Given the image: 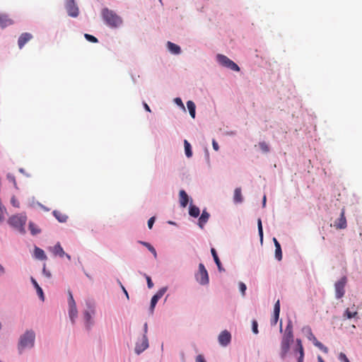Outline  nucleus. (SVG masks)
<instances>
[{
	"label": "nucleus",
	"instance_id": "25",
	"mask_svg": "<svg viewBox=\"0 0 362 362\" xmlns=\"http://www.w3.org/2000/svg\"><path fill=\"white\" fill-rule=\"evenodd\" d=\"M189 214L191 216L197 218L200 214V210L197 206L191 204L189 209Z\"/></svg>",
	"mask_w": 362,
	"mask_h": 362
},
{
	"label": "nucleus",
	"instance_id": "8",
	"mask_svg": "<svg viewBox=\"0 0 362 362\" xmlns=\"http://www.w3.org/2000/svg\"><path fill=\"white\" fill-rule=\"evenodd\" d=\"M65 6L69 16L74 18L78 16V8L74 0H67Z\"/></svg>",
	"mask_w": 362,
	"mask_h": 362
},
{
	"label": "nucleus",
	"instance_id": "24",
	"mask_svg": "<svg viewBox=\"0 0 362 362\" xmlns=\"http://www.w3.org/2000/svg\"><path fill=\"white\" fill-rule=\"evenodd\" d=\"M355 305H353L351 308H347L345 310L344 316H346L348 319H351L357 315V312L355 310Z\"/></svg>",
	"mask_w": 362,
	"mask_h": 362
},
{
	"label": "nucleus",
	"instance_id": "36",
	"mask_svg": "<svg viewBox=\"0 0 362 362\" xmlns=\"http://www.w3.org/2000/svg\"><path fill=\"white\" fill-rule=\"evenodd\" d=\"M84 36L87 40H88L91 42L95 43V42H98V39L95 37H94L93 35H91L89 34H85Z\"/></svg>",
	"mask_w": 362,
	"mask_h": 362
},
{
	"label": "nucleus",
	"instance_id": "3",
	"mask_svg": "<svg viewBox=\"0 0 362 362\" xmlns=\"http://www.w3.org/2000/svg\"><path fill=\"white\" fill-rule=\"evenodd\" d=\"M35 334L33 331L29 330L21 336L18 349L21 353L25 349H30L34 346Z\"/></svg>",
	"mask_w": 362,
	"mask_h": 362
},
{
	"label": "nucleus",
	"instance_id": "13",
	"mask_svg": "<svg viewBox=\"0 0 362 362\" xmlns=\"http://www.w3.org/2000/svg\"><path fill=\"white\" fill-rule=\"evenodd\" d=\"M33 35L29 33H22L18 40V45L20 49H22L24 45L32 40Z\"/></svg>",
	"mask_w": 362,
	"mask_h": 362
},
{
	"label": "nucleus",
	"instance_id": "4",
	"mask_svg": "<svg viewBox=\"0 0 362 362\" xmlns=\"http://www.w3.org/2000/svg\"><path fill=\"white\" fill-rule=\"evenodd\" d=\"M216 59H217L218 62L223 66L228 68L235 71H240V67L234 62L230 60L226 56L221 54H218L216 56Z\"/></svg>",
	"mask_w": 362,
	"mask_h": 362
},
{
	"label": "nucleus",
	"instance_id": "14",
	"mask_svg": "<svg viewBox=\"0 0 362 362\" xmlns=\"http://www.w3.org/2000/svg\"><path fill=\"white\" fill-rule=\"evenodd\" d=\"M279 313H280V302L279 300H278L276 303L274 304V315L272 318L271 319V325H276L279 317Z\"/></svg>",
	"mask_w": 362,
	"mask_h": 362
},
{
	"label": "nucleus",
	"instance_id": "40",
	"mask_svg": "<svg viewBox=\"0 0 362 362\" xmlns=\"http://www.w3.org/2000/svg\"><path fill=\"white\" fill-rule=\"evenodd\" d=\"M339 359L341 362H350L349 358L346 357V356L344 353H340L339 354Z\"/></svg>",
	"mask_w": 362,
	"mask_h": 362
},
{
	"label": "nucleus",
	"instance_id": "15",
	"mask_svg": "<svg viewBox=\"0 0 362 362\" xmlns=\"http://www.w3.org/2000/svg\"><path fill=\"white\" fill-rule=\"evenodd\" d=\"M52 252L54 255H58L60 257H63L64 255L66 256V257L69 259H71L70 255L65 254L63 248L62 247L61 245L59 243L56 244L52 249Z\"/></svg>",
	"mask_w": 362,
	"mask_h": 362
},
{
	"label": "nucleus",
	"instance_id": "41",
	"mask_svg": "<svg viewBox=\"0 0 362 362\" xmlns=\"http://www.w3.org/2000/svg\"><path fill=\"white\" fill-rule=\"evenodd\" d=\"M257 327H258L257 322L256 320H253V321H252V332H253L255 334H257V333H258V329H257Z\"/></svg>",
	"mask_w": 362,
	"mask_h": 362
},
{
	"label": "nucleus",
	"instance_id": "35",
	"mask_svg": "<svg viewBox=\"0 0 362 362\" xmlns=\"http://www.w3.org/2000/svg\"><path fill=\"white\" fill-rule=\"evenodd\" d=\"M69 306L70 307H75L76 303L74 299L73 295L70 291H69Z\"/></svg>",
	"mask_w": 362,
	"mask_h": 362
},
{
	"label": "nucleus",
	"instance_id": "46",
	"mask_svg": "<svg viewBox=\"0 0 362 362\" xmlns=\"http://www.w3.org/2000/svg\"><path fill=\"white\" fill-rule=\"evenodd\" d=\"M196 362H206V361L202 355H198L196 357Z\"/></svg>",
	"mask_w": 362,
	"mask_h": 362
},
{
	"label": "nucleus",
	"instance_id": "51",
	"mask_svg": "<svg viewBox=\"0 0 362 362\" xmlns=\"http://www.w3.org/2000/svg\"><path fill=\"white\" fill-rule=\"evenodd\" d=\"M121 286H122V291H123L124 293L126 295L127 298L129 299V294H128L127 290L125 289V288L122 285Z\"/></svg>",
	"mask_w": 362,
	"mask_h": 362
},
{
	"label": "nucleus",
	"instance_id": "60",
	"mask_svg": "<svg viewBox=\"0 0 362 362\" xmlns=\"http://www.w3.org/2000/svg\"><path fill=\"white\" fill-rule=\"evenodd\" d=\"M280 331L282 332V322L280 323Z\"/></svg>",
	"mask_w": 362,
	"mask_h": 362
},
{
	"label": "nucleus",
	"instance_id": "42",
	"mask_svg": "<svg viewBox=\"0 0 362 362\" xmlns=\"http://www.w3.org/2000/svg\"><path fill=\"white\" fill-rule=\"evenodd\" d=\"M155 219H156V218H155V217H154V216H153V217H151V218H150L148 219V227L149 228V229H151V228H152L153 225V223H154V222H155Z\"/></svg>",
	"mask_w": 362,
	"mask_h": 362
},
{
	"label": "nucleus",
	"instance_id": "37",
	"mask_svg": "<svg viewBox=\"0 0 362 362\" xmlns=\"http://www.w3.org/2000/svg\"><path fill=\"white\" fill-rule=\"evenodd\" d=\"M167 291V288L166 287H163V288H161L156 294L155 296H157L158 298H161L163 295L165 294V293Z\"/></svg>",
	"mask_w": 362,
	"mask_h": 362
},
{
	"label": "nucleus",
	"instance_id": "12",
	"mask_svg": "<svg viewBox=\"0 0 362 362\" xmlns=\"http://www.w3.org/2000/svg\"><path fill=\"white\" fill-rule=\"evenodd\" d=\"M308 339L313 341V344L317 346L319 349H320L325 354L328 353V348L323 345L320 341H319L315 335L312 333L311 330H310Z\"/></svg>",
	"mask_w": 362,
	"mask_h": 362
},
{
	"label": "nucleus",
	"instance_id": "26",
	"mask_svg": "<svg viewBox=\"0 0 362 362\" xmlns=\"http://www.w3.org/2000/svg\"><path fill=\"white\" fill-rule=\"evenodd\" d=\"M187 107L189 110V114L192 118L195 117V109L196 106L194 102L189 100L187 102Z\"/></svg>",
	"mask_w": 362,
	"mask_h": 362
},
{
	"label": "nucleus",
	"instance_id": "50",
	"mask_svg": "<svg viewBox=\"0 0 362 362\" xmlns=\"http://www.w3.org/2000/svg\"><path fill=\"white\" fill-rule=\"evenodd\" d=\"M258 232H259V235L260 237V241L262 242V240H263V230H262V228L258 229Z\"/></svg>",
	"mask_w": 362,
	"mask_h": 362
},
{
	"label": "nucleus",
	"instance_id": "31",
	"mask_svg": "<svg viewBox=\"0 0 362 362\" xmlns=\"http://www.w3.org/2000/svg\"><path fill=\"white\" fill-rule=\"evenodd\" d=\"M275 257L279 261L282 259V252L280 245H278V246L275 247Z\"/></svg>",
	"mask_w": 362,
	"mask_h": 362
},
{
	"label": "nucleus",
	"instance_id": "61",
	"mask_svg": "<svg viewBox=\"0 0 362 362\" xmlns=\"http://www.w3.org/2000/svg\"><path fill=\"white\" fill-rule=\"evenodd\" d=\"M1 329V323L0 322V329Z\"/></svg>",
	"mask_w": 362,
	"mask_h": 362
},
{
	"label": "nucleus",
	"instance_id": "45",
	"mask_svg": "<svg viewBox=\"0 0 362 362\" xmlns=\"http://www.w3.org/2000/svg\"><path fill=\"white\" fill-rule=\"evenodd\" d=\"M84 318L87 322H90V319H91V315L88 311L84 313Z\"/></svg>",
	"mask_w": 362,
	"mask_h": 362
},
{
	"label": "nucleus",
	"instance_id": "9",
	"mask_svg": "<svg viewBox=\"0 0 362 362\" xmlns=\"http://www.w3.org/2000/svg\"><path fill=\"white\" fill-rule=\"evenodd\" d=\"M231 340V335L229 332L224 330L218 336V342L223 346L228 345Z\"/></svg>",
	"mask_w": 362,
	"mask_h": 362
},
{
	"label": "nucleus",
	"instance_id": "32",
	"mask_svg": "<svg viewBox=\"0 0 362 362\" xmlns=\"http://www.w3.org/2000/svg\"><path fill=\"white\" fill-rule=\"evenodd\" d=\"M259 146L264 153H268L269 151V147L265 141L259 142Z\"/></svg>",
	"mask_w": 362,
	"mask_h": 362
},
{
	"label": "nucleus",
	"instance_id": "27",
	"mask_svg": "<svg viewBox=\"0 0 362 362\" xmlns=\"http://www.w3.org/2000/svg\"><path fill=\"white\" fill-rule=\"evenodd\" d=\"M35 256L36 258L39 259H47V256L44 252L43 250L39 248V247H35Z\"/></svg>",
	"mask_w": 362,
	"mask_h": 362
},
{
	"label": "nucleus",
	"instance_id": "59",
	"mask_svg": "<svg viewBox=\"0 0 362 362\" xmlns=\"http://www.w3.org/2000/svg\"><path fill=\"white\" fill-rule=\"evenodd\" d=\"M265 203H266V196H264L263 198V205L264 206L265 205Z\"/></svg>",
	"mask_w": 362,
	"mask_h": 362
},
{
	"label": "nucleus",
	"instance_id": "55",
	"mask_svg": "<svg viewBox=\"0 0 362 362\" xmlns=\"http://www.w3.org/2000/svg\"><path fill=\"white\" fill-rule=\"evenodd\" d=\"M144 334H145L146 336V333H147V331H148V325H147V323L144 324Z\"/></svg>",
	"mask_w": 362,
	"mask_h": 362
},
{
	"label": "nucleus",
	"instance_id": "29",
	"mask_svg": "<svg viewBox=\"0 0 362 362\" xmlns=\"http://www.w3.org/2000/svg\"><path fill=\"white\" fill-rule=\"evenodd\" d=\"M184 146H185V151L186 156L187 158L192 157V151L190 144L187 140H185Z\"/></svg>",
	"mask_w": 362,
	"mask_h": 362
},
{
	"label": "nucleus",
	"instance_id": "6",
	"mask_svg": "<svg viewBox=\"0 0 362 362\" xmlns=\"http://www.w3.org/2000/svg\"><path fill=\"white\" fill-rule=\"evenodd\" d=\"M197 281L202 285H206L209 284V275L208 272L202 263L199 264V271L196 274Z\"/></svg>",
	"mask_w": 362,
	"mask_h": 362
},
{
	"label": "nucleus",
	"instance_id": "52",
	"mask_svg": "<svg viewBox=\"0 0 362 362\" xmlns=\"http://www.w3.org/2000/svg\"><path fill=\"white\" fill-rule=\"evenodd\" d=\"M143 105L146 111L151 112V109H150L149 106L146 103H144Z\"/></svg>",
	"mask_w": 362,
	"mask_h": 362
},
{
	"label": "nucleus",
	"instance_id": "48",
	"mask_svg": "<svg viewBox=\"0 0 362 362\" xmlns=\"http://www.w3.org/2000/svg\"><path fill=\"white\" fill-rule=\"evenodd\" d=\"M11 203L13 204V206H16V207H19V203L18 202L16 199L15 197H13L11 199Z\"/></svg>",
	"mask_w": 362,
	"mask_h": 362
},
{
	"label": "nucleus",
	"instance_id": "57",
	"mask_svg": "<svg viewBox=\"0 0 362 362\" xmlns=\"http://www.w3.org/2000/svg\"><path fill=\"white\" fill-rule=\"evenodd\" d=\"M4 268L3 267L2 265L0 264V276L4 274Z\"/></svg>",
	"mask_w": 362,
	"mask_h": 362
},
{
	"label": "nucleus",
	"instance_id": "54",
	"mask_svg": "<svg viewBox=\"0 0 362 362\" xmlns=\"http://www.w3.org/2000/svg\"><path fill=\"white\" fill-rule=\"evenodd\" d=\"M303 357H304V354L301 353V355L299 356L298 362H303Z\"/></svg>",
	"mask_w": 362,
	"mask_h": 362
},
{
	"label": "nucleus",
	"instance_id": "21",
	"mask_svg": "<svg viewBox=\"0 0 362 362\" xmlns=\"http://www.w3.org/2000/svg\"><path fill=\"white\" fill-rule=\"evenodd\" d=\"M211 255H212V256L214 257V262H215L216 264L218 267V270L220 272L224 271V269L222 267V264H221V261H220V259H219V258L218 257V255L216 253V250L214 248H211Z\"/></svg>",
	"mask_w": 362,
	"mask_h": 362
},
{
	"label": "nucleus",
	"instance_id": "17",
	"mask_svg": "<svg viewBox=\"0 0 362 362\" xmlns=\"http://www.w3.org/2000/svg\"><path fill=\"white\" fill-rule=\"evenodd\" d=\"M209 217H210V214L206 210H204L202 211L201 216L199 217V218L198 220V225L201 228H204V225L209 221Z\"/></svg>",
	"mask_w": 362,
	"mask_h": 362
},
{
	"label": "nucleus",
	"instance_id": "19",
	"mask_svg": "<svg viewBox=\"0 0 362 362\" xmlns=\"http://www.w3.org/2000/svg\"><path fill=\"white\" fill-rule=\"evenodd\" d=\"M52 214L60 223H65L68 219V216L60 211L54 210Z\"/></svg>",
	"mask_w": 362,
	"mask_h": 362
},
{
	"label": "nucleus",
	"instance_id": "33",
	"mask_svg": "<svg viewBox=\"0 0 362 362\" xmlns=\"http://www.w3.org/2000/svg\"><path fill=\"white\" fill-rule=\"evenodd\" d=\"M296 345H297L296 351H298L299 353L300 356L301 355V353L304 354V350H303V347L302 342H301L300 339H296Z\"/></svg>",
	"mask_w": 362,
	"mask_h": 362
},
{
	"label": "nucleus",
	"instance_id": "38",
	"mask_svg": "<svg viewBox=\"0 0 362 362\" xmlns=\"http://www.w3.org/2000/svg\"><path fill=\"white\" fill-rule=\"evenodd\" d=\"M160 298H158L157 296H156L155 295L152 297L151 298V310H153L158 300H159Z\"/></svg>",
	"mask_w": 362,
	"mask_h": 362
},
{
	"label": "nucleus",
	"instance_id": "28",
	"mask_svg": "<svg viewBox=\"0 0 362 362\" xmlns=\"http://www.w3.org/2000/svg\"><path fill=\"white\" fill-rule=\"evenodd\" d=\"M139 243L147 247V249L153 255L154 257L156 258L157 252L155 248L150 243L144 241H139Z\"/></svg>",
	"mask_w": 362,
	"mask_h": 362
},
{
	"label": "nucleus",
	"instance_id": "11",
	"mask_svg": "<svg viewBox=\"0 0 362 362\" xmlns=\"http://www.w3.org/2000/svg\"><path fill=\"white\" fill-rule=\"evenodd\" d=\"M148 347V339H147V337L145 334H144L142 339H141V343L137 342L136 344L135 352L137 354H140L141 352H143L144 350H146Z\"/></svg>",
	"mask_w": 362,
	"mask_h": 362
},
{
	"label": "nucleus",
	"instance_id": "22",
	"mask_svg": "<svg viewBox=\"0 0 362 362\" xmlns=\"http://www.w3.org/2000/svg\"><path fill=\"white\" fill-rule=\"evenodd\" d=\"M233 199L235 203H241L243 201L241 189L240 187H237L235 189Z\"/></svg>",
	"mask_w": 362,
	"mask_h": 362
},
{
	"label": "nucleus",
	"instance_id": "30",
	"mask_svg": "<svg viewBox=\"0 0 362 362\" xmlns=\"http://www.w3.org/2000/svg\"><path fill=\"white\" fill-rule=\"evenodd\" d=\"M77 313H78V312H77L76 306L69 308V317H70L71 320L72 321V322H74L75 318L77 317Z\"/></svg>",
	"mask_w": 362,
	"mask_h": 362
},
{
	"label": "nucleus",
	"instance_id": "39",
	"mask_svg": "<svg viewBox=\"0 0 362 362\" xmlns=\"http://www.w3.org/2000/svg\"><path fill=\"white\" fill-rule=\"evenodd\" d=\"M239 288H240V292L242 293V296H244L245 295V291H246V288H247L246 285L244 283H243V282H240L239 283Z\"/></svg>",
	"mask_w": 362,
	"mask_h": 362
},
{
	"label": "nucleus",
	"instance_id": "18",
	"mask_svg": "<svg viewBox=\"0 0 362 362\" xmlns=\"http://www.w3.org/2000/svg\"><path fill=\"white\" fill-rule=\"evenodd\" d=\"M180 203L181 206L186 207L189 202V197L185 190L182 189L180 191Z\"/></svg>",
	"mask_w": 362,
	"mask_h": 362
},
{
	"label": "nucleus",
	"instance_id": "58",
	"mask_svg": "<svg viewBox=\"0 0 362 362\" xmlns=\"http://www.w3.org/2000/svg\"><path fill=\"white\" fill-rule=\"evenodd\" d=\"M317 361H318V362H325V361L322 359V356H317Z\"/></svg>",
	"mask_w": 362,
	"mask_h": 362
},
{
	"label": "nucleus",
	"instance_id": "1",
	"mask_svg": "<svg viewBox=\"0 0 362 362\" xmlns=\"http://www.w3.org/2000/svg\"><path fill=\"white\" fill-rule=\"evenodd\" d=\"M101 15L105 23L111 28H117L122 23V18L107 8L102 10Z\"/></svg>",
	"mask_w": 362,
	"mask_h": 362
},
{
	"label": "nucleus",
	"instance_id": "5",
	"mask_svg": "<svg viewBox=\"0 0 362 362\" xmlns=\"http://www.w3.org/2000/svg\"><path fill=\"white\" fill-rule=\"evenodd\" d=\"M26 218L23 216H13L8 219V223L13 228L21 231L23 230V226L25 224Z\"/></svg>",
	"mask_w": 362,
	"mask_h": 362
},
{
	"label": "nucleus",
	"instance_id": "20",
	"mask_svg": "<svg viewBox=\"0 0 362 362\" xmlns=\"http://www.w3.org/2000/svg\"><path fill=\"white\" fill-rule=\"evenodd\" d=\"M167 46L169 51L173 54H178L181 52L180 47L171 42H168Z\"/></svg>",
	"mask_w": 362,
	"mask_h": 362
},
{
	"label": "nucleus",
	"instance_id": "49",
	"mask_svg": "<svg viewBox=\"0 0 362 362\" xmlns=\"http://www.w3.org/2000/svg\"><path fill=\"white\" fill-rule=\"evenodd\" d=\"M212 145H213V148L215 151L218 150V148H219L218 144L214 139L212 141Z\"/></svg>",
	"mask_w": 362,
	"mask_h": 362
},
{
	"label": "nucleus",
	"instance_id": "44",
	"mask_svg": "<svg viewBox=\"0 0 362 362\" xmlns=\"http://www.w3.org/2000/svg\"><path fill=\"white\" fill-rule=\"evenodd\" d=\"M146 281H147L148 287L149 288H151L153 286V284L150 276H146Z\"/></svg>",
	"mask_w": 362,
	"mask_h": 362
},
{
	"label": "nucleus",
	"instance_id": "10",
	"mask_svg": "<svg viewBox=\"0 0 362 362\" xmlns=\"http://www.w3.org/2000/svg\"><path fill=\"white\" fill-rule=\"evenodd\" d=\"M334 226L337 229H344L346 228L347 223L344 209H342L339 218L334 222Z\"/></svg>",
	"mask_w": 362,
	"mask_h": 362
},
{
	"label": "nucleus",
	"instance_id": "7",
	"mask_svg": "<svg viewBox=\"0 0 362 362\" xmlns=\"http://www.w3.org/2000/svg\"><path fill=\"white\" fill-rule=\"evenodd\" d=\"M346 284V278L345 276L341 277L338 281H337L334 284L335 288V296L337 298L339 299L342 298L345 293V286Z\"/></svg>",
	"mask_w": 362,
	"mask_h": 362
},
{
	"label": "nucleus",
	"instance_id": "53",
	"mask_svg": "<svg viewBox=\"0 0 362 362\" xmlns=\"http://www.w3.org/2000/svg\"><path fill=\"white\" fill-rule=\"evenodd\" d=\"M257 226H258V229L262 228V221L260 218L258 219Z\"/></svg>",
	"mask_w": 362,
	"mask_h": 362
},
{
	"label": "nucleus",
	"instance_id": "23",
	"mask_svg": "<svg viewBox=\"0 0 362 362\" xmlns=\"http://www.w3.org/2000/svg\"><path fill=\"white\" fill-rule=\"evenodd\" d=\"M31 281L34 286V287L36 288V291H37V295L39 296V297L40 298V299L42 300H44V293H43V291H42V289L41 288V287L38 285L37 282L35 281V279H33V277L31 278Z\"/></svg>",
	"mask_w": 362,
	"mask_h": 362
},
{
	"label": "nucleus",
	"instance_id": "47",
	"mask_svg": "<svg viewBox=\"0 0 362 362\" xmlns=\"http://www.w3.org/2000/svg\"><path fill=\"white\" fill-rule=\"evenodd\" d=\"M43 274L48 278L51 277V273L46 270L45 264H44L43 267Z\"/></svg>",
	"mask_w": 362,
	"mask_h": 362
},
{
	"label": "nucleus",
	"instance_id": "16",
	"mask_svg": "<svg viewBox=\"0 0 362 362\" xmlns=\"http://www.w3.org/2000/svg\"><path fill=\"white\" fill-rule=\"evenodd\" d=\"M13 23L12 19L9 18L6 14H0V27L4 28Z\"/></svg>",
	"mask_w": 362,
	"mask_h": 362
},
{
	"label": "nucleus",
	"instance_id": "56",
	"mask_svg": "<svg viewBox=\"0 0 362 362\" xmlns=\"http://www.w3.org/2000/svg\"><path fill=\"white\" fill-rule=\"evenodd\" d=\"M273 242L274 243L275 247L278 246V245H280L276 238H273Z\"/></svg>",
	"mask_w": 362,
	"mask_h": 362
},
{
	"label": "nucleus",
	"instance_id": "34",
	"mask_svg": "<svg viewBox=\"0 0 362 362\" xmlns=\"http://www.w3.org/2000/svg\"><path fill=\"white\" fill-rule=\"evenodd\" d=\"M29 228L30 230V232L33 235H36L40 232V230L37 228L35 225L33 223H30L29 224Z\"/></svg>",
	"mask_w": 362,
	"mask_h": 362
},
{
	"label": "nucleus",
	"instance_id": "43",
	"mask_svg": "<svg viewBox=\"0 0 362 362\" xmlns=\"http://www.w3.org/2000/svg\"><path fill=\"white\" fill-rule=\"evenodd\" d=\"M175 102L177 105L180 106L182 109H185L184 104L180 98H176L175 99Z\"/></svg>",
	"mask_w": 362,
	"mask_h": 362
},
{
	"label": "nucleus",
	"instance_id": "2",
	"mask_svg": "<svg viewBox=\"0 0 362 362\" xmlns=\"http://www.w3.org/2000/svg\"><path fill=\"white\" fill-rule=\"evenodd\" d=\"M293 335L292 328L291 326L288 325L286 328V333L281 342L280 356L282 358H284L288 354L290 349V344L293 342Z\"/></svg>",
	"mask_w": 362,
	"mask_h": 362
}]
</instances>
